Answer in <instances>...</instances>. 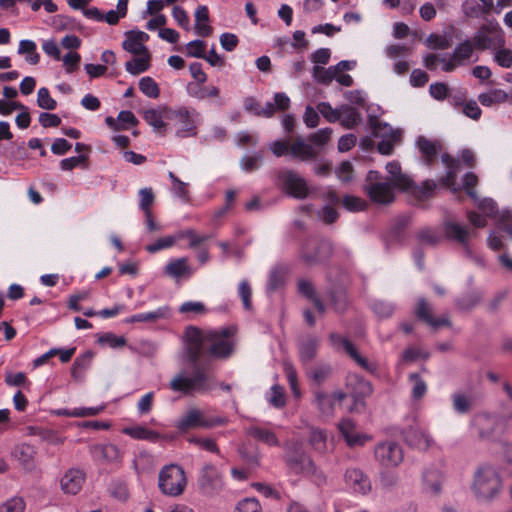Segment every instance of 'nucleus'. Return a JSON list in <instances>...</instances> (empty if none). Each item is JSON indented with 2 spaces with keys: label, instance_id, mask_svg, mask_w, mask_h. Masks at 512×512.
I'll return each mask as SVG.
<instances>
[{
  "label": "nucleus",
  "instance_id": "obj_1",
  "mask_svg": "<svg viewBox=\"0 0 512 512\" xmlns=\"http://www.w3.org/2000/svg\"><path fill=\"white\" fill-rule=\"evenodd\" d=\"M236 330L233 327L203 330L187 327L184 333V350L189 361L196 365L202 354L225 360L230 358L236 347Z\"/></svg>",
  "mask_w": 512,
  "mask_h": 512
},
{
  "label": "nucleus",
  "instance_id": "obj_2",
  "mask_svg": "<svg viewBox=\"0 0 512 512\" xmlns=\"http://www.w3.org/2000/svg\"><path fill=\"white\" fill-rule=\"evenodd\" d=\"M331 134L332 129L327 127L310 134L308 141L302 137L296 138L291 146V157L301 161L315 159L329 142Z\"/></svg>",
  "mask_w": 512,
  "mask_h": 512
},
{
  "label": "nucleus",
  "instance_id": "obj_3",
  "mask_svg": "<svg viewBox=\"0 0 512 512\" xmlns=\"http://www.w3.org/2000/svg\"><path fill=\"white\" fill-rule=\"evenodd\" d=\"M502 488V481L498 471L490 465H481L475 472L472 489L478 498L490 500Z\"/></svg>",
  "mask_w": 512,
  "mask_h": 512
},
{
  "label": "nucleus",
  "instance_id": "obj_4",
  "mask_svg": "<svg viewBox=\"0 0 512 512\" xmlns=\"http://www.w3.org/2000/svg\"><path fill=\"white\" fill-rule=\"evenodd\" d=\"M471 427L481 440L496 442L505 434L507 422L494 414L479 413L472 418Z\"/></svg>",
  "mask_w": 512,
  "mask_h": 512
},
{
  "label": "nucleus",
  "instance_id": "obj_5",
  "mask_svg": "<svg viewBox=\"0 0 512 512\" xmlns=\"http://www.w3.org/2000/svg\"><path fill=\"white\" fill-rule=\"evenodd\" d=\"M214 386V379L200 369L195 370L192 376L180 373L170 381V388L174 392L184 394L206 393L212 390Z\"/></svg>",
  "mask_w": 512,
  "mask_h": 512
},
{
  "label": "nucleus",
  "instance_id": "obj_6",
  "mask_svg": "<svg viewBox=\"0 0 512 512\" xmlns=\"http://www.w3.org/2000/svg\"><path fill=\"white\" fill-rule=\"evenodd\" d=\"M363 188L370 200L376 204L387 205L395 199V186L378 171L368 172Z\"/></svg>",
  "mask_w": 512,
  "mask_h": 512
},
{
  "label": "nucleus",
  "instance_id": "obj_7",
  "mask_svg": "<svg viewBox=\"0 0 512 512\" xmlns=\"http://www.w3.org/2000/svg\"><path fill=\"white\" fill-rule=\"evenodd\" d=\"M227 419L224 417H208L205 412L199 408H190L183 413L176 421L175 427L180 432H186L192 429H210L215 426L225 425Z\"/></svg>",
  "mask_w": 512,
  "mask_h": 512
},
{
  "label": "nucleus",
  "instance_id": "obj_8",
  "mask_svg": "<svg viewBox=\"0 0 512 512\" xmlns=\"http://www.w3.org/2000/svg\"><path fill=\"white\" fill-rule=\"evenodd\" d=\"M186 485V475L180 466L170 464L161 469L158 487L164 495L179 496L184 492Z\"/></svg>",
  "mask_w": 512,
  "mask_h": 512
},
{
  "label": "nucleus",
  "instance_id": "obj_9",
  "mask_svg": "<svg viewBox=\"0 0 512 512\" xmlns=\"http://www.w3.org/2000/svg\"><path fill=\"white\" fill-rule=\"evenodd\" d=\"M444 230L447 238L456 241L462 246L464 254L468 259L472 260L479 266H484V259L481 256L474 254L469 244L470 238L477 236V232L475 230H471L468 227L453 221L446 222Z\"/></svg>",
  "mask_w": 512,
  "mask_h": 512
},
{
  "label": "nucleus",
  "instance_id": "obj_10",
  "mask_svg": "<svg viewBox=\"0 0 512 512\" xmlns=\"http://www.w3.org/2000/svg\"><path fill=\"white\" fill-rule=\"evenodd\" d=\"M168 119L176 125V135L180 138L193 137L197 134L200 114L195 109L181 107L168 112Z\"/></svg>",
  "mask_w": 512,
  "mask_h": 512
},
{
  "label": "nucleus",
  "instance_id": "obj_11",
  "mask_svg": "<svg viewBox=\"0 0 512 512\" xmlns=\"http://www.w3.org/2000/svg\"><path fill=\"white\" fill-rule=\"evenodd\" d=\"M330 252L331 246L327 241L311 238L301 245L299 256L304 264L311 266L321 262Z\"/></svg>",
  "mask_w": 512,
  "mask_h": 512
},
{
  "label": "nucleus",
  "instance_id": "obj_12",
  "mask_svg": "<svg viewBox=\"0 0 512 512\" xmlns=\"http://www.w3.org/2000/svg\"><path fill=\"white\" fill-rule=\"evenodd\" d=\"M376 461L385 468H394L402 463L404 453L402 447L394 441L379 443L374 449Z\"/></svg>",
  "mask_w": 512,
  "mask_h": 512
},
{
  "label": "nucleus",
  "instance_id": "obj_13",
  "mask_svg": "<svg viewBox=\"0 0 512 512\" xmlns=\"http://www.w3.org/2000/svg\"><path fill=\"white\" fill-rule=\"evenodd\" d=\"M329 340L331 345L336 350H344L361 368L364 370L375 373L378 369V366L375 362L368 361L366 358L362 357L354 344L349 341L346 337H342L337 333H331L329 336Z\"/></svg>",
  "mask_w": 512,
  "mask_h": 512
},
{
  "label": "nucleus",
  "instance_id": "obj_14",
  "mask_svg": "<svg viewBox=\"0 0 512 512\" xmlns=\"http://www.w3.org/2000/svg\"><path fill=\"white\" fill-rule=\"evenodd\" d=\"M199 487L206 495L218 494L224 486L220 471L212 464H206L200 470Z\"/></svg>",
  "mask_w": 512,
  "mask_h": 512
},
{
  "label": "nucleus",
  "instance_id": "obj_15",
  "mask_svg": "<svg viewBox=\"0 0 512 512\" xmlns=\"http://www.w3.org/2000/svg\"><path fill=\"white\" fill-rule=\"evenodd\" d=\"M285 192L295 198L303 199L309 194L306 180L293 170H286L279 176Z\"/></svg>",
  "mask_w": 512,
  "mask_h": 512
},
{
  "label": "nucleus",
  "instance_id": "obj_16",
  "mask_svg": "<svg viewBox=\"0 0 512 512\" xmlns=\"http://www.w3.org/2000/svg\"><path fill=\"white\" fill-rule=\"evenodd\" d=\"M371 125L373 135L382 138L378 143V151L383 155L391 154L395 143L400 139V132L393 130L388 124L378 121L373 122Z\"/></svg>",
  "mask_w": 512,
  "mask_h": 512
},
{
  "label": "nucleus",
  "instance_id": "obj_17",
  "mask_svg": "<svg viewBox=\"0 0 512 512\" xmlns=\"http://www.w3.org/2000/svg\"><path fill=\"white\" fill-rule=\"evenodd\" d=\"M474 45L471 40L460 42L452 52V61L446 64L444 72H452L457 67L465 66L478 60L474 53Z\"/></svg>",
  "mask_w": 512,
  "mask_h": 512
},
{
  "label": "nucleus",
  "instance_id": "obj_18",
  "mask_svg": "<svg viewBox=\"0 0 512 512\" xmlns=\"http://www.w3.org/2000/svg\"><path fill=\"white\" fill-rule=\"evenodd\" d=\"M345 485L353 493L366 495L372 489V484L368 475L357 467H350L344 473Z\"/></svg>",
  "mask_w": 512,
  "mask_h": 512
},
{
  "label": "nucleus",
  "instance_id": "obj_19",
  "mask_svg": "<svg viewBox=\"0 0 512 512\" xmlns=\"http://www.w3.org/2000/svg\"><path fill=\"white\" fill-rule=\"evenodd\" d=\"M472 43L479 50H495L504 46L505 38L501 32L483 27L475 33Z\"/></svg>",
  "mask_w": 512,
  "mask_h": 512
},
{
  "label": "nucleus",
  "instance_id": "obj_20",
  "mask_svg": "<svg viewBox=\"0 0 512 512\" xmlns=\"http://www.w3.org/2000/svg\"><path fill=\"white\" fill-rule=\"evenodd\" d=\"M405 442L417 449L426 450L433 444L431 435L418 424L408 426L403 430Z\"/></svg>",
  "mask_w": 512,
  "mask_h": 512
},
{
  "label": "nucleus",
  "instance_id": "obj_21",
  "mask_svg": "<svg viewBox=\"0 0 512 512\" xmlns=\"http://www.w3.org/2000/svg\"><path fill=\"white\" fill-rule=\"evenodd\" d=\"M286 464L296 474L315 473L316 467L312 460L302 451L294 450L285 457Z\"/></svg>",
  "mask_w": 512,
  "mask_h": 512
},
{
  "label": "nucleus",
  "instance_id": "obj_22",
  "mask_svg": "<svg viewBox=\"0 0 512 512\" xmlns=\"http://www.w3.org/2000/svg\"><path fill=\"white\" fill-rule=\"evenodd\" d=\"M125 40L122 42V47L125 51L131 54H146L148 51L144 45L148 41L149 35L143 31L131 30L125 32Z\"/></svg>",
  "mask_w": 512,
  "mask_h": 512
},
{
  "label": "nucleus",
  "instance_id": "obj_23",
  "mask_svg": "<svg viewBox=\"0 0 512 512\" xmlns=\"http://www.w3.org/2000/svg\"><path fill=\"white\" fill-rule=\"evenodd\" d=\"M85 472L79 468H71L65 472L60 480L61 489L66 494L75 495L85 482Z\"/></svg>",
  "mask_w": 512,
  "mask_h": 512
},
{
  "label": "nucleus",
  "instance_id": "obj_24",
  "mask_svg": "<svg viewBox=\"0 0 512 512\" xmlns=\"http://www.w3.org/2000/svg\"><path fill=\"white\" fill-rule=\"evenodd\" d=\"M415 314L418 319L424 321L427 325L437 329L441 326H450L451 323L447 316L435 318L432 315V308L424 298H420L415 308Z\"/></svg>",
  "mask_w": 512,
  "mask_h": 512
},
{
  "label": "nucleus",
  "instance_id": "obj_25",
  "mask_svg": "<svg viewBox=\"0 0 512 512\" xmlns=\"http://www.w3.org/2000/svg\"><path fill=\"white\" fill-rule=\"evenodd\" d=\"M339 430L350 447L363 446L370 437L357 431L355 424L350 419H344L339 423Z\"/></svg>",
  "mask_w": 512,
  "mask_h": 512
},
{
  "label": "nucleus",
  "instance_id": "obj_26",
  "mask_svg": "<svg viewBox=\"0 0 512 512\" xmlns=\"http://www.w3.org/2000/svg\"><path fill=\"white\" fill-rule=\"evenodd\" d=\"M386 171L389 175L387 179L395 188L408 191L413 184V180L406 174L402 173L401 166L397 161H391L386 164Z\"/></svg>",
  "mask_w": 512,
  "mask_h": 512
},
{
  "label": "nucleus",
  "instance_id": "obj_27",
  "mask_svg": "<svg viewBox=\"0 0 512 512\" xmlns=\"http://www.w3.org/2000/svg\"><path fill=\"white\" fill-rule=\"evenodd\" d=\"M320 339L313 335H306L298 341L299 359L303 364L310 363L317 354Z\"/></svg>",
  "mask_w": 512,
  "mask_h": 512
},
{
  "label": "nucleus",
  "instance_id": "obj_28",
  "mask_svg": "<svg viewBox=\"0 0 512 512\" xmlns=\"http://www.w3.org/2000/svg\"><path fill=\"white\" fill-rule=\"evenodd\" d=\"M164 273L167 276L178 280L181 278L191 277L194 270L189 265L188 259L186 257H181L170 260L164 267Z\"/></svg>",
  "mask_w": 512,
  "mask_h": 512
},
{
  "label": "nucleus",
  "instance_id": "obj_29",
  "mask_svg": "<svg viewBox=\"0 0 512 512\" xmlns=\"http://www.w3.org/2000/svg\"><path fill=\"white\" fill-rule=\"evenodd\" d=\"M171 109L167 107L147 109L143 112L144 120L153 127L154 132L164 135L166 131V124L164 118L168 119V112Z\"/></svg>",
  "mask_w": 512,
  "mask_h": 512
},
{
  "label": "nucleus",
  "instance_id": "obj_30",
  "mask_svg": "<svg viewBox=\"0 0 512 512\" xmlns=\"http://www.w3.org/2000/svg\"><path fill=\"white\" fill-rule=\"evenodd\" d=\"M171 317V308L168 305L160 306L149 312L132 315L126 320V323L150 322L155 323L159 320H165Z\"/></svg>",
  "mask_w": 512,
  "mask_h": 512
},
{
  "label": "nucleus",
  "instance_id": "obj_31",
  "mask_svg": "<svg viewBox=\"0 0 512 512\" xmlns=\"http://www.w3.org/2000/svg\"><path fill=\"white\" fill-rule=\"evenodd\" d=\"M345 394L342 392H335L333 394H326L323 392H317L315 401L318 409L323 415L329 416L334 411V405L336 401H342Z\"/></svg>",
  "mask_w": 512,
  "mask_h": 512
},
{
  "label": "nucleus",
  "instance_id": "obj_32",
  "mask_svg": "<svg viewBox=\"0 0 512 512\" xmlns=\"http://www.w3.org/2000/svg\"><path fill=\"white\" fill-rule=\"evenodd\" d=\"M442 162L445 164L447 172L446 176L442 178V182L448 186L453 192H456L459 190L455 186L456 184V175L459 169V161L452 158L448 154H443L441 156Z\"/></svg>",
  "mask_w": 512,
  "mask_h": 512
},
{
  "label": "nucleus",
  "instance_id": "obj_33",
  "mask_svg": "<svg viewBox=\"0 0 512 512\" xmlns=\"http://www.w3.org/2000/svg\"><path fill=\"white\" fill-rule=\"evenodd\" d=\"M123 433L133 439L146 440L153 443L161 439V435L158 432L141 425L125 427Z\"/></svg>",
  "mask_w": 512,
  "mask_h": 512
},
{
  "label": "nucleus",
  "instance_id": "obj_34",
  "mask_svg": "<svg viewBox=\"0 0 512 512\" xmlns=\"http://www.w3.org/2000/svg\"><path fill=\"white\" fill-rule=\"evenodd\" d=\"M247 433L253 437L254 439L268 445V446H278L279 440L274 431L271 429L261 427V426H250L247 429Z\"/></svg>",
  "mask_w": 512,
  "mask_h": 512
},
{
  "label": "nucleus",
  "instance_id": "obj_35",
  "mask_svg": "<svg viewBox=\"0 0 512 512\" xmlns=\"http://www.w3.org/2000/svg\"><path fill=\"white\" fill-rule=\"evenodd\" d=\"M209 11L207 6L201 5L195 11V31L201 37H207L212 33L209 25Z\"/></svg>",
  "mask_w": 512,
  "mask_h": 512
},
{
  "label": "nucleus",
  "instance_id": "obj_36",
  "mask_svg": "<svg viewBox=\"0 0 512 512\" xmlns=\"http://www.w3.org/2000/svg\"><path fill=\"white\" fill-rule=\"evenodd\" d=\"M423 484L427 492L438 494L441 490L442 474L437 468H428L423 473Z\"/></svg>",
  "mask_w": 512,
  "mask_h": 512
},
{
  "label": "nucleus",
  "instance_id": "obj_37",
  "mask_svg": "<svg viewBox=\"0 0 512 512\" xmlns=\"http://www.w3.org/2000/svg\"><path fill=\"white\" fill-rule=\"evenodd\" d=\"M417 146L426 165H430L437 158L439 147L436 142L425 137H419L417 139Z\"/></svg>",
  "mask_w": 512,
  "mask_h": 512
},
{
  "label": "nucleus",
  "instance_id": "obj_38",
  "mask_svg": "<svg viewBox=\"0 0 512 512\" xmlns=\"http://www.w3.org/2000/svg\"><path fill=\"white\" fill-rule=\"evenodd\" d=\"M339 120L341 124L352 129L361 122V114L353 107L348 105H342L339 112Z\"/></svg>",
  "mask_w": 512,
  "mask_h": 512
},
{
  "label": "nucleus",
  "instance_id": "obj_39",
  "mask_svg": "<svg viewBox=\"0 0 512 512\" xmlns=\"http://www.w3.org/2000/svg\"><path fill=\"white\" fill-rule=\"evenodd\" d=\"M212 237H214L213 234H206V235H201V234H198L195 230L193 229H186V230H180L177 232V238L178 240H181V239H188L189 241V248L191 249H199L201 248V245L211 239Z\"/></svg>",
  "mask_w": 512,
  "mask_h": 512
},
{
  "label": "nucleus",
  "instance_id": "obj_40",
  "mask_svg": "<svg viewBox=\"0 0 512 512\" xmlns=\"http://www.w3.org/2000/svg\"><path fill=\"white\" fill-rule=\"evenodd\" d=\"M509 99L508 93L502 89H493L478 96L479 102L483 106L491 107L495 104L504 103Z\"/></svg>",
  "mask_w": 512,
  "mask_h": 512
},
{
  "label": "nucleus",
  "instance_id": "obj_41",
  "mask_svg": "<svg viewBox=\"0 0 512 512\" xmlns=\"http://www.w3.org/2000/svg\"><path fill=\"white\" fill-rule=\"evenodd\" d=\"M168 177L171 181L172 194L188 203L190 201L189 184L181 181L173 172H169Z\"/></svg>",
  "mask_w": 512,
  "mask_h": 512
},
{
  "label": "nucleus",
  "instance_id": "obj_42",
  "mask_svg": "<svg viewBox=\"0 0 512 512\" xmlns=\"http://www.w3.org/2000/svg\"><path fill=\"white\" fill-rule=\"evenodd\" d=\"M18 53L23 55L25 60L31 65H36L40 61V55L37 52L36 43L32 40H21L18 47Z\"/></svg>",
  "mask_w": 512,
  "mask_h": 512
},
{
  "label": "nucleus",
  "instance_id": "obj_43",
  "mask_svg": "<svg viewBox=\"0 0 512 512\" xmlns=\"http://www.w3.org/2000/svg\"><path fill=\"white\" fill-rule=\"evenodd\" d=\"M13 455L25 468H31L33 466V459L35 455V449L33 446L29 444H20L15 447Z\"/></svg>",
  "mask_w": 512,
  "mask_h": 512
},
{
  "label": "nucleus",
  "instance_id": "obj_44",
  "mask_svg": "<svg viewBox=\"0 0 512 512\" xmlns=\"http://www.w3.org/2000/svg\"><path fill=\"white\" fill-rule=\"evenodd\" d=\"M140 57L134 58L125 64L126 71L132 75H138L147 71L150 67V53L138 54Z\"/></svg>",
  "mask_w": 512,
  "mask_h": 512
},
{
  "label": "nucleus",
  "instance_id": "obj_45",
  "mask_svg": "<svg viewBox=\"0 0 512 512\" xmlns=\"http://www.w3.org/2000/svg\"><path fill=\"white\" fill-rule=\"evenodd\" d=\"M460 100H461V98L458 96H454L452 98V101L455 106H458V105L462 106V113L465 116H467L473 120H478L481 117L482 111H481L480 107L478 106V104L476 103V101L470 100V101H466V102H461Z\"/></svg>",
  "mask_w": 512,
  "mask_h": 512
},
{
  "label": "nucleus",
  "instance_id": "obj_46",
  "mask_svg": "<svg viewBox=\"0 0 512 512\" xmlns=\"http://www.w3.org/2000/svg\"><path fill=\"white\" fill-rule=\"evenodd\" d=\"M187 89L188 94L191 97H194L199 100H203L208 97H218L220 93L219 89L216 86L203 87L200 85L189 84Z\"/></svg>",
  "mask_w": 512,
  "mask_h": 512
},
{
  "label": "nucleus",
  "instance_id": "obj_47",
  "mask_svg": "<svg viewBox=\"0 0 512 512\" xmlns=\"http://www.w3.org/2000/svg\"><path fill=\"white\" fill-rule=\"evenodd\" d=\"M139 89L145 96L152 99H156L160 95L158 84L153 78L149 76H145L140 79Z\"/></svg>",
  "mask_w": 512,
  "mask_h": 512
},
{
  "label": "nucleus",
  "instance_id": "obj_48",
  "mask_svg": "<svg viewBox=\"0 0 512 512\" xmlns=\"http://www.w3.org/2000/svg\"><path fill=\"white\" fill-rule=\"evenodd\" d=\"M312 74L316 81L323 84H328L336 78L337 72L334 66L325 69L319 65H315L313 67Z\"/></svg>",
  "mask_w": 512,
  "mask_h": 512
},
{
  "label": "nucleus",
  "instance_id": "obj_49",
  "mask_svg": "<svg viewBox=\"0 0 512 512\" xmlns=\"http://www.w3.org/2000/svg\"><path fill=\"white\" fill-rule=\"evenodd\" d=\"M478 207L479 210L483 212V214L489 218H496L498 214L497 203L492 198H483L480 199L477 196V200H473Z\"/></svg>",
  "mask_w": 512,
  "mask_h": 512
},
{
  "label": "nucleus",
  "instance_id": "obj_50",
  "mask_svg": "<svg viewBox=\"0 0 512 512\" xmlns=\"http://www.w3.org/2000/svg\"><path fill=\"white\" fill-rule=\"evenodd\" d=\"M37 105L43 110H54L57 107V102L51 97L49 90L42 87L37 92Z\"/></svg>",
  "mask_w": 512,
  "mask_h": 512
},
{
  "label": "nucleus",
  "instance_id": "obj_51",
  "mask_svg": "<svg viewBox=\"0 0 512 512\" xmlns=\"http://www.w3.org/2000/svg\"><path fill=\"white\" fill-rule=\"evenodd\" d=\"M409 379L413 383L412 398L414 400L422 399L427 392L426 382L416 373L410 374Z\"/></svg>",
  "mask_w": 512,
  "mask_h": 512
},
{
  "label": "nucleus",
  "instance_id": "obj_52",
  "mask_svg": "<svg viewBox=\"0 0 512 512\" xmlns=\"http://www.w3.org/2000/svg\"><path fill=\"white\" fill-rule=\"evenodd\" d=\"M176 241H178L177 233L157 239L154 243L147 245L146 250L149 253H156L160 250L172 247Z\"/></svg>",
  "mask_w": 512,
  "mask_h": 512
},
{
  "label": "nucleus",
  "instance_id": "obj_53",
  "mask_svg": "<svg viewBox=\"0 0 512 512\" xmlns=\"http://www.w3.org/2000/svg\"><path fill=\"white\" fill-rule=\"evenodd\" d=\"M262 161V155L258 152L246 154L240 160V166L243 171L251 172L259 168Z\"/></svg>",
  "mask_w": 512,
  "mask_h": 512
},
{
  "label": "nucleus",
  "instance_id": "obj_54",
  "mask_svg": "<svg viewBox=\"0 0 512 512\" xmlns=\"http://www.w3.org/2000/svg\"><path fill=\"white\" fill-rule=\"evenodd\" d=\"M436 188V184L432 180H426L422 183L421 186H415L412 184V187L407 191L417 195L420 199L429 198Z\"/></svg>",
  "mask_w": 512,
  "mask_h": 512
},
{
  "label": "nucleus",
  "instance_id": "obj_55",
  "mask_svg": "<svg viewBox=\"0 0 512 512\" xmlns=\"http://www.w3.org/2000/svg\"><path fill=\"white\" fill-rule=\"evenodd\" d=\"M494 61L503 68H511L512 67V50L502 47H499L494 50Z\"/></svg>",
  "mask_w": 512,
  "mask_h": 512
},
{
  "label": "nucleus",
  "instance_id": "obj_56",
  "mask_svg": "<svg viewBox=\"0 0 512 512\" xmlns=\"http://www.w3.org/2000/svg\"><path fill=\"white\" fill-rule=\"evenodd\" d=\"M327 435L323 430L312 428L310 432V444L319 452L326 450Z\"/></svg>",
  "mask_w": 512,
  "mask_h": 512
},
{
  "label": "nucleus",
  "instance_id": "obj_57",
  "mask_svg": "<svg viewBox=\"0 0 512 512\" xmlns=\"http://www.w3.org/2000/svg\"><path fill=\"white\" fill-rule=\"evenodd\" d=\"M342 204L345 209L351 212H359L367 207V203L364 199L352 195L344 196Z\"/></svg>",
  "mask_w": 512,
  "mask_h": 512
},
{
  "label": "nucleus",
  "instance_id": "obj_58",
  "mask_svg": "<svg viewBox=\"0 0 512 512\" xmlns=\"http://www.w3.org/2000/svg\"><path fill=\"white\" fill-rule=\"evenodd\" d=\"M94 451L99 453L101 457L107 462L116 461L119 458V450L115 445H96Z\"/></svg>",
  "mask_w": 512,
  "mask_h": 512
},
{
  "label": "nucleus",
  "instance_id": "obj_59",
  "mask_svg": "<svg viewBox=\"0 0 512 512\" xmlns=\"http://www.w3.org/2000/svg\"><path fill=\"white\" fill-rule=\"evenodd\" d=\"M188 442L191 444L196 445L200 449H203L205 451L211 452V453H219L218 446L216 442L211 438H201L196 436H191L188 438Z\"/></svg>",
  "mask_w": 512,
  "mask_h": 512
},
{
  "label": "nucleus",
  "instance_id": "obj_60",
  "mask_svg": "<svg viewBox=\"0 0 512 512\" xmlns=\"http://www.w3.org/2000/svg\"><path fill=\"white\" fill-rule=\"evenodd\" d=\"M139 208L146 214L147 212L151 211V206L154 203V193L152 191V188H142L139 190Z\"/></svg>",
  "mask_w": 512,
  "mask_h": 512
},
{
  "label": "nucleus",
  "instance_id": "obj_61",
  "mask_svg": "<svg viewBox=\"0 0 512 512\" xmlns=\"http://www.w3.org/2000/svg\"><path fill=\"white\" fill-rule=\"evenodd\" d=\"M234 512H262V507L256 498H245L237 503Z\"/></svg>",
  "mask_w": 512,
  "mask_h": 512
},
{
  "label": "nucleus",
  "instance_id": "obj_62",
  "mask_svg": "<svg viewBox=\"0 0 512 512\" xmlns=\"http://www.w3.org/2000/svg\"><path fill=\"white\" fill-rule=\"evenodd\" d=\"M427 44L433 49L445 50L451 47V39L445 35L431 34L427 38Z\"/></svg>",
  "mask_w": 512,
  "mask_h": 512
},
{
  "label": "nucleus",
  "instance_id": "obj_63",
  "mask_svg": "<svg viewBox=\"0 0 512 512\" xmlns=\"http://www.w3.org/2000/svg\"><path fill=\"white\" fill-rule=\"evenodd\" d=\"M291 146L289 140L279 139L269 144V149L276 157H282L285 155H291Z\"/></svg>",
  "mask_w": 512,
  "mask_h": 512
},
{
  "label": "nucleus",
  "instance_id": "obj_64",
  "mask_svg": "<svg viewBox=\"0 0 512 512\" xmlns=\"http://www.w3.org/2000/svg\"><path fill=\"white\" fill-rule=\"evenodd\" d=\"M25 503L20 497H13L0 505V512H24Z\"/></svg>",
  "mask_w": 512,
  "mask_h": 512
}]
</instances>
